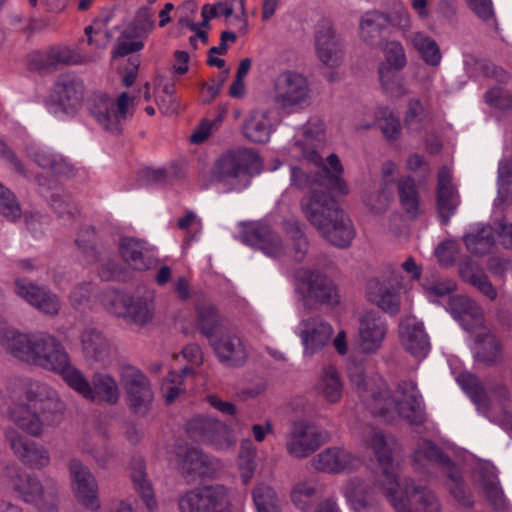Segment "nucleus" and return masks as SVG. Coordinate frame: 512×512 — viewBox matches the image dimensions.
Returning a JSON list of instances; mask_svg holds the SVG:
<instances>
[{"label":"nucleus","mask_w":512,"mask_h":512,"mask_svg":"<svg viewBox=\"0 0 512 512\" xmlns=\"http://www.w3.org/2000/svg\"><path fill=\"white\" fill-rule=\"evenodd\" d=\"M422 288L428 299L433 301L453 292L456 289V283L451 279H438L432 276L424 280Z\"/></svg>","instance_id":"58"},{"label":"nucleus","mask_w":512,"mask_h":512,"mask_svg":"<svg viewBox=\"0 0 512 512\" xmlns=\"http://www.w3.org/2000/svg\"><path fill=\"white\" fill-rule=\"evenodd\" d=\"M114 17L113 11H108L101 15L94 23V26H87L85 34L88 37V43L95 45L97 48L103 49L107 46L108 36L106 31L102 30V25H107Z\"/></svg>","instance_id":"57"},{"label":"nucleus","mask_w":512,"mask_h":512,"mask_svg":"<svg viewBox=\"0 0 512 512\" xmlns=\"http://www.w3.org/2000/svg\"><path fill=\"white\" fill-rule=\"evenodd\" d=\"M451 180V170L447 167H442L438 173L437 209L444 222L449 221L460 204L458 191L453 186Z\"/></svg>","instance_id":"32"},{"label":"nucleus","mask_w":512,"mask_h":512,"mask_svg":"<svg viewBox=\"0 0 512 512\" xmlns=\"http://www.w3.org/2000/svg\"><path fill=\"white\" fill-rule=\"evenodd\" d=\"M0 347L22 362L60 375L63 381L74 366L61 342L46 332L24 333L1 326Z\"/></svg>","instance_id":"3"},{"label":"nucleus","mask_w":512,"mask_h":512,"mask_svg":"<svg viewBox=\"0 0 512 512\" xmlns=\"http://www.w3.org/2000/svg\"><path fill=\"white\" fill-rule=\"evenodd\" d=\"M83 62V57L68 46H55L49 48L43 55L42 65L54 67L56 65H72Z\"/></svg>","instance_id":"50"},{"label":"nucleus","mask_w":512,"mask_h":512,"mask_svg":"<svg viewBox=\"0 0 512 512\" xmlns=\"http://www.w3.org/2000/svg\"><path fill=\"white\" fill-rule=\"evenodd\" d=\"M318 492V483L314 479H303L296 482L291 490V500L300 510L309 508Z\"/></svg>","instance_id":"53"},{"label":"nucleus","mask_w":512,"mask_h":512,"mask_svg":"<svg viewBox=\"0 0 512 512\" xmlns=\"http://www.w3.org/2000/svg\"><path fill=\"white\" fill-rule=\"evenodd\" d=\"M387 322L377 312L369 311L359 320L357 349L363 354L378 352L386 338Z\"/></svg>","instance_id":"23"},{"label":"nucleus","mask_w":512,"mask_h":512,"mask_svg":"<svg viewBox=\"0 0 512 512\" xmlns=\"http://www.w3.org/2000/svg\"><path fill=\"white\" fill-rule=\"evenodd\" d=\"M428 115V106L420 98H410L404 113L403 126L409 132H419L424 128Z\"/></svg>","instance_id":"47"},{"label":"nucleus","mask_w":512,"mask_h":512,"mask_svg":"<svg viewBox=\"0 0 512 512\" xmlns=\"http://www.w3.org/2000/svg\"><path fill=\"white\" fill-rule=\"evenodd\" d=\"M343 380L333 366H327L320 372L314 386L315 392L329 403H337L342 398Z\"/></svg>","instance_id":"40"},{"label":"nucleus","mask_w":512,"mask_h":512,"mask_svg":"<svg viewBox=\"0 0 512 512\" xmlns=\"http://www.w3.org/2000/svg\"><path fill=\"white\" fill-rule=\"evenodd\" d=\"M121 382L130 408L135 413L144 414L153 400L151 386L146 376L136 367L127 366L122 369Z\"/></svg>","instance_id":"20"},{"label":"nucleus","mask_w":512,"mask_h":512,"mask_svg":"<svg viewBox=\"0 0 512 512\" xmlns=\"http://www.w3.org/2000/svg\"><path fill=\"white\" fill-rule=\"evenodd\" d=\"M11 485L23 501L34 505L56 499L58 495L54 479L47 477L41 480L34 473L13 477Z\"/></svg>","instance_id":"21"},{"label":"nucleus","mask_w":512,"mask_h":512,"mask_svg":"<svg viewBox=\"0 0 512 512\" xmlns=\"http://www.w3.org/2000/svg\"><path fill=\"white\" fill-rule=\"evenodd\" d=\"M14 292L24 302L46 316L54 317L61 309V301L57 294L46 286H40L27 279H15Z\"/></svg>","instance_id":"17"},{"label":"nucleus","mask_w":512,"mask_h":512,"mask_svg":"<svg viewBox=\"0 0 512 512\" xmlns=\"http://www.w3.org/2000/svg\"><path fill=\"white\" fill-rule=\"evenodd\" d=\"M321 442L318 428L310 422L300 420L293 423L286 448L291 456L304 458L314 452Z\"/></svg>","instance_id":"25"},{"label":"nucleus","mask_w":512,"mask_h":512,"mask_svg":"<svg viewBox=\"0 0 512 512\" xmlns=\"http://www.w3.org/2000/svg\"><path fill=\"white\" fill-rule=\"evenodd\" d=\"M169 461L188 474L209 475L215 468L214 462L196 448H180L178 453L169 456Z\"/></svg>","instance_id":"34"},{"label":"nucleus","mask_w":512,"mask_h":512,"mask_svg":"<svg viewBox=\"0 0 512 512\" xmlns=\"http://www.w3.org/2000/svg\"><path fill=\"white\" fill-rule=\"evenodd\" d=\"M302 211L309 222L334 246L348 247L355 237L354 226L329 197L303 201Z\"/></svg>","instance_id":"5"},{"label":"nucleus","mask_w":512,"mask_h":512,"mask_svg":"<svg viewBox=\"0 0 512 512\" xmlns=\"http://www.w3.org/2000/svg\"><path fill=\"white\" fill-rule=\"evenodd\" d=\"M408 40L428 66L437 67L440 65L442 53L439 45L432 37L424 32L418 31L412 33Z\"/></svg>","instance_id":"45"},{"label":"nucleus","mask_w":512,"mask_h":512,"mask_svg":"<svg viewBox=\"0 0 512 512\" xmlns=\"http://www.w3.org/2000/svg\"><path fill=\"white\" fill-rule=\"evenodd\" d=\"M399 200L402 208L411 216L419 211V196L415 182L410 177H405L398 182Z\"/></svg>","instance_id":"54"},{"label":"nucleus","mask_w":512,"mask_h":512,"mask_svg":"<svg viewBox=\"0 0 512 512\" xmlns=\"http://www.w3.org/2000/svg\"><path fill=\"white\" fill-rule=\"evenodd\" d=\"M124 261L134 270L147 269L152 261L146 244L134 238H124L119 246Z\"/></svg>","instance_id":"43"},{"label":"nucleus","mask_w":512,"mask_h":512,"mask_svg":"<svg viewBox=\"0 0 512 512\" xmlns=\"http://www.w3.org/2000/svg\"><path fill=\"white\" fill-rule=\"evenodd\" d=\"M29 156L42 168L49 169L56 174H67L70 165L61 156L47 147H34L29 150Z\"/></svg>","instance_id":"48"},{"label":"nucleus","mask_w":512,"mask_h":512,"mask_svg":"<svg viewBox=\"0 0 512 512\" xmlns=\"http://www.w3.org/2000/svg\"><path fill=\"white\" fill-rule=\"evenodd\" d=\"M25 396L31 402H51L56 406L60 405V399L57 392L47 384L30 381L26 384Z\"/></svg>","instance_id":"56"},{"label":"nucleus","mask_w":512,"mask_h":512,"mask_svg":"<svg viewBox=\"0 0 512 512\" xmlns=\"http://www.w3.org/2000/svg\"><path fill=\"white\" fill-rule=\"evenodd\" d=\"M253 501L257 512H279L278 497L270 486L257 485L253 490Z\"/></svg>","instance_id":"55"},{"label":"nucleus","mask_w":512,"mask_h":512,"mask_svg":"<svg viewBox=\"0 0 512 512\" xmlns=\"http://www.w3.org/2000/svg\"><path fill=\"white\" fill-rule=\"evenodd\" d=\"M64 382L87 400L98 399L115 404L120 397V390L116 380L106 373H95L91 384L85 375L73 366Z\"/></svg>","instance_id":"14"},{"label":"nucleus","mask_w":512,"mask_h":512,"mask_svg":"<svg viewBox=\"0 0 512 512\" xmlns=\"http://www.w3.org/2000/svg\"><path fill=\"white\" fill-rule=\"evenodd\" d=\"M314 45L316 56L325 67L337 68L344 62L343 41L330 21H323L319 24L315 33Z\"/></svg>","instance_id":"16"},{"label":"nucleus","mask_w":512,"mask_h":512,"mask_svg":"<svg viewBox=\"0 0 512 512\" xmlns=\"http://www.w3.org/2000/svg\"><path fill=\"white\" fill-rule=\"evenodd\" d=\"M10 420L23 432L40 437L44 433V422L39 414L25 403H17L9 409Z\"/></svg>","instance_id":"39"},{"label":"nucleus","mask_w":512,"mask_h":512,"mask_svg":"<svg viewBox=\"0 0 512 512\" xmlns=\"http://www.w3.org/2000/svg\"><path fill=\"white\" fill-rule=\"evenodd\" d=\"M399 338L406 351L417 358L428 355L430 343L423 324L413 316L401 319L399 323Z\"/></svg>","instance_id":"28"},{"label":"nucleus","mask_w":512,"mask_h":512,"mask_svg":"<svg viewBox=\"0 0 512 512\" xmlns=\"http://www.w3.org/2000/svg\"><path fill=\"white\" fill-rule=\"evenodd\" d=\"M82 349L87 359L99 363L103 367L111 363L112 350L109 341L95 329L90 328L83 332Z\"/></svg>","instance_id":"36"},{"label":"nucleus","mask_w":512,"mask_h":512,"mask_svg":"<svg viewBox=\"0 0 512 512\" xmlns=\"http://www.w3.org/2000/svg\"><path fill=\"white\" fill-rule=\"evenodd\" d=\"M341 493L347 506L353 512H377V501L370 488L362 479L352 477L345 481Z\"/></svg>","instance_id":"29"},{"label":"nucleus","mask_w":512,"mask_h":512,"mask_svg":"<svg viewBox=\"0 0 512 512\" xmlns=\"http://www.w3.org/2000/svg\"><path fill=\"white\" fill-rule=\"evenodd\" d=\"M495 228L489 225H477L464 236L467 249L476 255H484L495 247Z\"/></svg>","instance_id":"44"},{"label":"nucleus","mask_w":512,"mask_h":512,"mask_svg":"<svg viewBox=\"0 0 512 512\" xmlns=\"http://www.w3.org/2000/svg\"><path fill=\"white\" fill-rule=\"evenodd\" d=\"M304 346V355L312 356L329 344L333 329L319 317L303 318L296 331Z\"/></svg>","instance_id":"24"},{"label":"nucleus","mask_w":512,"mask_h":512,"mask_svg":"<svg viewBox=\"0 0 512 512\" xmlns=\"http://www.w3.org/2000/svg\"><path fill=\"white\" fill-rule=\"evenodd\" d=\"M378 461L375 485L379 487L395 508L396 512H412V506L420 504L425 512H439L437 497L426 487L405 479L399 481V464L392 458L393 438H386L381 432H373L366 440Z\"/></svg>","instance_id":"1"},{"label":"nucleus","mask_w":512,"mask_h":512,"mask_svg":"<svg viewBox=\"0 0 512 512\" xmlns=\"http://www.w3.org/2000/svg\"><path fill=\"white\" fill-rule=\"evenodd\" d=\"M383 61L377 68L382 89L392 97H403L408 93L404 78L398 74L408 63L406 50L398 40L386 39L381 44Z\"/></svg>","instance_id":"9"},{"label":"nucleus","mask_w":512,"mask_h":512,"mask_svg":"<svg viewBox=\"0 0 512 512\" xmlns=\"http://www.w3.org/2000/svg\"><path fill=\"white\" fill-rule=\"evenodd\" d=\"M72 491L77 501L90 510L100 508L98 484L90 469L80 460L73 458L68 462Z\"/></svg>","instance_id":"18"},{"label":"nucleus","mask_w":512,"mask_h":512,"mask_svg":"<svg viewBox=\"0 0 512 512\" xmlns=\"http://www.w3.org/2000/svg\"><path fill=\"white\" fill-rule=\"evenodd\" d=\"M459 275L465 282L473 285L489 300H496L498 296L496 288L487 275L472 260L461 262Z\"/></svg>","instance_id":"42"},{"label":"nucleus","mask_w":512,"mask_h":512,"mask_svg":"<svg viewBox=\"0 0 512 512\" xmlns=\"http://www.w3.org/2000/svg\"><path fill=\"white\" fill-rule=\"evenodd\" d=\"M21 208L15 195L0 183V214L11 221L21 216Z\"/></svg>","instance_id":"61"},{"label":"nucleus","mask_w":512,"mask_h":512,"mask_svg":"<svg viewBox=\"0 0 512 512\" xmlns=\"http://www.w3.org/2000/svg\"><path fill=\"white\" fill-rule=\"evenodd\" d=\"M315 469L332 474L350 472L361 465V460L345 448L330 447L324 449L312 459Z\"/></svg>","instance_id":"26"},{"label":"nucleus","mask_w":512,"mask_h":512,"mask_svg":"<svg viewBox=\"0 0 512 512\" xmlns=\"http://www.w3.org/2000/svg\"><path fill=\"white\" fill-rule=\"evenodd\" d=\"M413 466L416 470L440 468L448 477L447 486L458 502L465 506L472 505L470 492L462 481L460 471L444 457L439 448L431 441L421 440L418 442L412 457Z\"/></svg>","instance_id":"7"},{"label":"nucleus","mask_w":512,"mask_h":512,"mask_svg":"<svg viewBox=\"0 0 512 512\" xmlns=\"http://www.w3.org/2000/svg\"><path fill=\"white\" fill-rule=\"evenodd\" d=\"M101 302L109 313L137 326L148 324L154 315V295L152 292L130 295L111 290L102 295Z\"/></svg>","instance_id":"8"},{"label":"nucleus","mask_w":512,"mask_h":512,"mask_svg":"<svg viewBox=\"0 0 512 512\" xmlns=\"http://www.w3.org/2000/svg\"><path fill=\"white\" fill-rule=\"evenodd\" d=\"M5 439L14 456L28 468L40 471L50 466L51 453L43 444L26 438L13 428L5 432Z\"/></svg>","instance_id":"15"},{"label":"nucleus","mask_w":512,"mask_h":512,"mask_svg":"<svg viewBox=\"0 0 512 512\" xmlns=\"http://www.w3.org/2000/svg\"><path fill=\"white\" fill-rule=\"evenodd\" d=\"M233 492L223 485H205L178 499L180 512H233Z\"/></svg>","instance_id":"12"},{"label":"nucleus","mask_w":512,"mask_h":512,"mask_svg":"<svg viewBox=\"0 0 512 512\" xmlns=\"http://www.w3.org/2000/svg\"><path fill=\"white\" fill-rule=\"evenodd\" d=\"M273 101L281 110L291 113L306 106L310 100V86L305 75L284 70L272 84Z\"/></svg>","instance_id":"11"},{"label":"nucleus","mask_w":512,"mask_h":512,"mask_svg":"<svg viewBox=\"0 0 512 512\" xmlns=\"http://www.w3.org/2000/svg\"><path fill=\"white\" fill-rule=\"evenodd\" d=\"M473 333L475 358L486 365L495 364L500 359L502 352L499 340L485 326Z\"/></svg>","instance_id":"37"},{"label":"nucleus","mask_w":512,"mask_h":512,"mask_svg":"<svg viewBox=\"0 0 512 512\" xmlns=\"http://www.w3.org/2000/svg\"><path fill=\"white\" fill-rule=\"evenodd\" d=\"M242 241L247 245L258 248L264 254L276 257L283 253L284 246L279 238L267 225L253 223L245 227Z\"/></svg>","instance_id":"30"},{"label":"nucleus","mask_w":512,"mask_h":512,"mask_svg":"<svg viewBox=\"0 0 512 512\" xmlns=\"http://www.w3.org/2000/svg\"><path fill=\"white\" fill-rule=\"evenodd\" d=\"M277 127L273 112L268 109H254L246 117L242 133L254 143H266Z\"/></svg>","instance_id":"31"},{"label":"nucleus","mask_w":512,"mask_h":512,"mask_svg":"<svg viewBox=\"0 0 512 512\" xmlns=\"http://www.w3.org/2000/svg\"><path fill=\"white\" fill-rule=\"evenodd\" d=\"M389 26L387 13L379 10H369L359 19V39L368 46H374L381 32Z\"/></svg>","instance_id":"38"},{"label":"nucleus","mask_w":512,"mask_h":512,"mask_svg":"<svg viewBox=\"0 0 512 512\" xmlns=\"http://www.w3.org/2000/svg\"><path fill=\"white\" fill-rule=\"evenodd\" d=\"M450 311L463 328L474 332L483 327V312L478 304L467 296L458 295L450 299Z\"/></svg>","instance_id":"33"},{"label":"nucleus","mask_w":512,"mask_h":512,"mask_svg":"<svg viewBox=\"0 0 512 512\" xmlns=\"http://www.w3.org/2000/svg\"><path fill=\"white\" fill-rule=\"evenodd\" d=\"M133 99L125 92L117 99L106 93L95 92L87 101V109L95 121L107 132H120L122 122L132 113Z\"/></svg>","instance_id":"10"},{"label":"nucleus","mask_w":512,"mask_h":512,"mask_svg":"<svg viewBox=\"0 0 512 512\" xmlns=\"http://www.w3.org/2000/svg\"><path fill=\"white\" fill-rule=\"evenodd\" d=\"M198 327L207 336H210L218 322V312L212 305L201 306L197 309Z\"/></svg>","instance_id":"63"},{"label":"nucleus","mask_w":512,"mask_h":512,"mask_svg":"<svg viewBox=\"0 0 512 512\" xmlns=\"http://www.w3.org/2000/svg\"><path fill=\"white\" fill-rule=\"evenodd\" d=\"M323 141L324 124L319 120H310L297 130L293 140L286 147L288 155L300 161L299 165H293L290 168L291 185L300 190H308L310 193L302 201L309 198L328 197L319 190L320 177L312 174L313 168L323 170L325 162L317 153V148Z\"/></svg>","instance_id":"4"},{"label":"nucleus","mask_w":512,"mask_h":512,"mask_svg":"<svg viewBox=\"0 0 512 512\" xmlns=\"http://www.w3.org/2000/svg\"><path fill=\"white\" fill-rule=\"evenodd\" d=\"M512 201V157L503 158L498 167V195L495 209L508 206Z\"/></svg>","instance_id":"49"},{"label":"nucleus","mask_w":512,"mask_h":512,"mask_svg":"<svg viewBox=\"0 0 512 512\" xmlns=\"http://www.w3.org/2000/svg\"><path fill=\"white\" fill-rule=\"evenodd\" d=\"M350 379L372 413L387 421L398 418L415 424L423 421L422 399L414 382H403L391 392L382 379L367 380L360 367L350 372Z\"/></svg>","instance_id":"2"},{"label":"nucleus","mask_w":512,"mask_h":512,"mask_svg":"<svg viewBox=\"0 0 512 512\" xmlns=\"http://www.w3.org/2000/svg\"><path fill=\"white\" fill-rule=\"evenodd\" d=\"M323 171L329 181L330 188L334 192L340 195H347L349 193V187L342 178L344 169L337 155L331 154L327 157Z\"/></svg>","instance_id":"51"},{"label":"nucleus","mask_w":512,"mask_h":512,"mask_svg":"<svg viewBox=\"0 0 512 512\" xmlns=\"http://www.w3.org/2000/svg\"><path fill=\"white\" fill-rule=\"evenodd\" d=\"M482 496L493 512H508L511 505L507 499L497 475L487 472L479 483Z\"/></svg>","instance_id":"41"},{"label":"nucleus","mask_w":512,"mask_h":512,"mask_svg":"<svg viewBox=\"0 0 512 512\" xmlns=\"http://www.w3.org/2000/svg\"><path fill=\"white\" fill-rule=\"evenodd\" d=\"M380 113L383 118L381 130L384 136L388 140L397 139L401 134V124L398 117L386 109L381 110Z\"/></svg>","instance_id":"64"},{"label":"nucleus","mask_w":512,"mask_h":512,"mask_svg":"<svg viewBox=\"0 0 512 512\" xmlns=\"http://www.w3.org/2000/svg\"><path fill=\"white\" fill-rule=\"evenodd\" d=\"M368 300L389 314H396L400 308V296L391 281L372 280L367 286Z\"/></svg>","instance_id":"35"},{"label":"nucleus","mask_w":512,"mask_h":512,"mask_svg":"<svg viewBox=\"0 0 512 512\" xmlns=\"http://www.w3.org/2000/svg\"><path fill=\"white\" fill-rule=\"evenodd\" d=\"M506 206L493 209V225L499 244L507 250H512V223L507 222L504 218L498 217Z\"/></svg>","instance_id":"60"},{"label":"nucleus","mask_w":512,"mask_h":512,"mask_svg":"<svg viewBox=\"0 0 512 512\" xmlns=\"http://www.w3.org/2000/svg\"><path fill=\"white\" fill-rule=\"evenodd\" d=\"M187 430L193 437L207 442L217 450H227L236 442L233 432L227 425L207 417L192 419L187 424Z\"/></svg>","instance_id":"22"},{"label":"nucleus","mask_w":512,"mask_h":512,"mask_svg":"<svg viewBox=\"0 0 512 512\" xmlns=\"http://www.w3.org/2000/svg\"><path fill=\"white\" fill-rule=\"evenodd\" d=\"M132 25L133 31L137 37L148 36L155 27V21L151 9L146 6L139 8Z\"/></svg>","instance_id":"62"},{"label":"nucleus","mask_w":512,"mask_h":512,"mask_svg":"<svg viewBox=\"0 0 512 512\" xmlns=\"http://www.w3.org/2000/svg\"><path fill=\"white\" fill-rule=\"evenodd\" d=\"M131 479L135 490L138 492L147 508L152 509L156 506V500L150 481L144 470V465L141 460L135 463V467L131 473Z\"/></svg>","instance_id":"52"},{"label":"nucleus","mask_w":512,"mask_h":512,"mask_svg":"<svg viewBox=\"0 0 512 512\" xmlns=\"http://www.w3.org/2000/svg\"><path fill=\"white\" fill-rule=\"evenodd\" d=\"M298 290L307 298L334 306L339 303V294L333 282L319 272L301 268L296 273Z\"/></svg>","instance_id":"19"},{"label":"nucleus","mask_w":512,"mask_h":512,"mask_svg":"<svg viewBox=\"0 0 512 512\" xmlns=\"http://www.w3.org/2000/svg\"><path fill=\"white\" fill-rule=\"evenodd\" d=\"M457 382L470 397L477 410L486 415L490 409L491 402L486 390L478 379L471 373H462L457 377Z\"/></svg>","instance_id":"46"},{"label":"nucleus","mask_w":512,"mask_h":512,"mask_svg":"<svg viewBox=\"0 0 512 512\" xmlns=\"http://www.w3.org/2000/svg\"><path fill=\"white\" fill-rule=\"evenodd\" d=\"M175 86L172 83H166L157 90L155 102L160 112L164 115L176 113L179 104L174 96Z\"/></svg>","instance_id":"59"},{"label":"nucleus","mask_w":512,"mask_h":512,"mask_svg":"<svg viewBox=\"0 0 512 512\" xmlns=\"http://www.w3.org/2000/svg\"><path fill=\"white\" fill-rule=\"evenodd\" d=\"M261 170L259 155L253 149L240 148L221 155L211 168V177L229 190L242 191Z\"/></svg>","instance_id":"6"},{"label":"nucleus","mask_w":512,"mask_h":512,"mask_svg":"<svg viewBox=\"0 0 512 512\" xmlns=\"http://www.w3.org/2000/svg\"><path fill=\"white\" fill-rule=\"evenodd\" d=\"M85 98V85L75 76H63L52 86L46 100L47 111L59 119L75 115Z\"/></svg>","instance_id":"13"},{"label":"nucleus","mask_w":512,"mask_h":512,"mask_svg":"<svg viewBox=\"0 0 512 512\" xmlns=\"http://www.w3.org/2000/svg\"><path fill=\"white\" fill-rule=\"evenodd\" d=\"M211 345L218 360L231 367L243 365L248 357V353L243 341L234 333L222 331L215 337H212Z\"/></svg>","instance_id":"27"}]
</instances>
